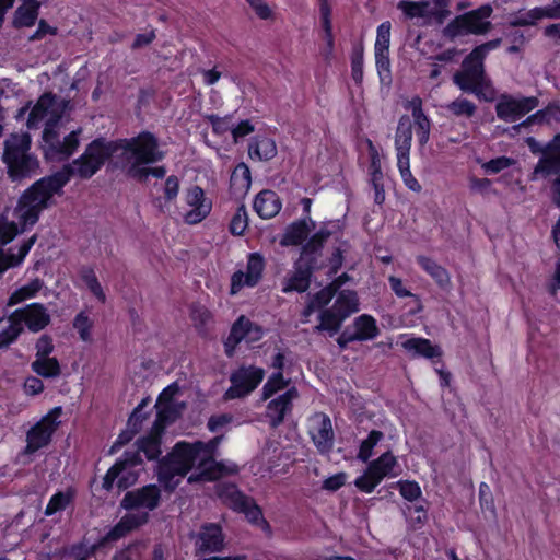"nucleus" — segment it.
I'll list each match as a JSON object with an SVG mask.
<instances>
[{"instance_id":"nucleus-1","label":"nucleus","mask_w":560,"mask_h":560,"mask_svg":"<svg viewBox=\"0 0 560 560\" xmlns=\"http://www.w3.org/2000/svg\"><path fill=\"white\" fill-rule=\"evenodd\" d=\"M222 440L223 435L221 434L208 442H177L172 452L159 463L158 476L160 483L166 490H174L194 466H197L198 472L188 477L189 483L214 481L223 476L237 474L238 467L235 463L215 460L218 447Z\"/></svg>"},{"instance_id":"nucleus-2","label":"nucleus","mask_w":560,"mask_h":560,"mask_svg":"<svg viewBox=\"0 0 560 560\" xmlns=\"http://www.w3.org/2000/svg\"><path fill=\"white\" fill-rule=\"evenodd\" d=\"M68 103V101L51 92L44 93L30 112L27 118L26 125L28 129H37L43 124L45 125L43 150L45 156L51 161L67 160L79 147V133L81 130L71 131L62 140L57 131L58 124L67 109Z\"/></svg>"},{"instance_id":"nucleus-3","label":"nucleus","mask_w":560,"mask_h":560,"mask_svg":"<svg viewBox=\"0 0 560 560\" xmlns=\"http://www.w3.org/2000/svg\"><path fill=\"white\" fill-rule=\"evenodd\" d=\"M124 172L131 178L145 182L149 176L163 178L166 175L164 166L151 167L161 162L165 152L161 150L159 139L150 131H142L136 137L122 139Z\"/></svg>"},{"instance_id":"nucleus-4","label":"nucleus","mask_w":560,"mask_h":560,"mask_svg":"<svg viewBox=\"0 0 560 560\" xmlns=\"http://www.w3.org/2000/svg\"><path fill=\"white\" fill-rule=\"evenodd\" d=\"M2 160L13 182L32 177L39 167L37 158L31 152V136L26 132L9 136L4 141Z\"/></svg>"},{"instance_id":"nucleus-5","label":"nucleus","mask_w":560,"mask_h":560,"mask_svg":"<svg viewBox=\"0 0 560 560\" xmlns=\"http://www.w3.org/2000/svg\"><path fill=\"white\" fill-rule=\"evenodd\" d=\"M453 82L463 92L472 93L478 97L488 98L487 93H493L491 82L486 75L483 59L474 57L472 51L464 59L463 70L453 75Z\"/></svg>"},{"instance_id":"nucleus-6","label":"nucleus","mask_w":560,"mask_h":560,"mask_svg":"<svg viewBox=\"0 0 560 560\" xmlns=\"http://www.w3.org/2000/svg\"><path fill=\"white\" fill-rule=\"evenodd\" d=\"M525 142L533 154L541 155L530 175L532 180L547 178L560 172V132L545 145L534 137L526 138Z\"/></svg>"},{"instance_id":"nucleus-7","label":"nucleus","mask_w":560,"mask_h":560,"mask_svg":"<svg viewBox=\"0 0 560 560\" xmlns=\"http://www.w3.org/2000/svg\"><path fill=\"white\" fill-rule=\"evenodd\" d=\"M141 464L142 459L138 452H125L122 457L107 470L103 478V488L106 491L112 490L115 481L120 490L131 487L138 479L135 468Z\"/></svg>"},{"instance_id":"nucleus-8","label":"nucleus","mask_w":560,"mask_h":560,"mask_svg":"<svg viewBox=\"0 0 560 560\" xmlns=\"http://www.w3.org/2000/svg\"><path fill=\"white\" fill-rule=\"evenodd\" d=\"M265 371L255 365H242L230 375L231 386L224 393L225 400L243 398L261 383Z\"/></svg>"},{"instance_id":"nucleus-9","label":"nucleus","mask_w":560,"mask_h":560,"mask_svg":"<svg viewBox=\"0 0 560 560\" xmlns=\"http://www.w3.org/2000/svg\"><path fill=\"white\" fill-rule=\"evenodd\" d=\"M60 415L61 408L56 407L27 431L24 454H34L51 442L52 434L60 423Z\"/></svg>"},{"instance_id":"nucleus-10","label":"nucleus","mask_w":560,"mask_h":560,"mask_svg":"<svg viewBox=\"0 0 560 560\" xmlns=\"http://www.w3.org/2000/svg\"><path fill=\"white\" fill-rule=\"evenodd\" d=\"M538 106L536 96L501 94L495 104V114L503 121L515 122Z\"/></svg>"},{"instance_id":"nucleus-11","label":"nucleus","mask_w":560,"mask_h":560,"mask_svg":"<svg viewBox=\"0 0 560 560\" xmlns=\"http://www.w3.org/2000/svg\"><path fill=\"white\" fill-rule=\"evenodd\" d=\"M396 464V457L390 452H385L377 459L371 462L366 471L355 479V487L365 493L373 492L385 477L392 475Z\"/></svg>"},{"instance_id":"nucleus-12","label":"nucleus","mask_w":560,"mask_h":560,"mask_svg":"<svg viewBox=\"0 0 560 560\" xmlns=\"http://www.w3.org/2000/svg\"><path fill=\"white\" fill-rule=\"evenodd\" d=\"M219 495L235 511L244 513L249 522L255 524L260 523L264 527L269 528V524L265 521L260 508L252 498L242 493L235 485L224 486Z\"/></svg>"},{"instance_id":"nucleus-13","label":"nucleus","mask_w":560,"mask_h":560,"mask_svg":"<svg viewBox=\"0 0 560 560\" xmlns=\"http://www.w3.org/2000/svg\"><path fill=\"white\" fill-rule=\"evenodd\" d=\"M308 435L320 454H328L334 447L335 434L330 418L316 412L307 419Z\"/></svg>"},{"instance_id":"nucleus-14","label":"nucleus","mask_w":560,"mask_h":560,"mask_svg":"<svg viewBox=\"0 0 560 560\" xmlns=\"http://www.w3.org/2000/svg\"><path fill=\"white\" fill-rule=\"evenodd\" d=\"M184 201L189 208L184 213V221L194 225L203 221L211 212L212 201L206 197L205 190L200 186H191L185 190Z\"/></svg>"},{"instance_id":"nucleus-15","label":"nucleus","mask_w":560,"mask_h":560,"mask_svg":"<svg viewBox=\"0 0 560 560\" xmlns=\"http://www.w3.org/2000/svg\"><path fill=\"white\" fill-rule=\"evenodd\" d=\"M161 499L160 489L155 485H148L140 489L128 491L120 505L125 510L150 512L158 508Z\"/></svg>"},{"instance_id":"nucleus-16","label":"nucleus","mask_w":560,"mask_h":560,"mask_svg":"<svg viewBox=\"0 0 560 560\" xmlns=\"http://www.w3.org/2000/svg\"><path fill=\"white\" fill-rule=\"evenodd\" d=\"M10 322L24 323L32 332H38L50 323V315L47 308L40 303H32L25 307L15 310L9 317Z\"/></svg>"},{"instance_id":"nucleus-17","label":"nucleus","mask_w":560,"mask_h":560,"mask_svg":"<svg viewBox=\"0 0 560 560\" xmlns=\"http://www.w3.org/2000/svg\"><path fill=\"white\" fill-rule=\"evenodd\" d=\"M120 521L98 541L96 545L103 547L106 542L116 541L125 537L128 533L144 525L149 520L145 511L127 510Z\"/></svg>"},{"instance_id":"nucleus-18","label":"nucleus","mask_w":560,"mask_h":560,"mask_svg":"<svg viewBox=\"0 0 560 560\" xmlns=\"http://www.w3.org/2000/svg\"><path fill=\"white\" fill-rule=\"evenodd\" d=\"M317 267L299 258L294 270L283 281L282 292H305L310 288L311 276Z\"/></svg>"},{"instance_id":"nucleus-19","label":"nucleus","mask_w":560,"mask_h":560,"mask_svg":"<svg viewBox=\"0 0 560 560\" xmlns=\"http://www.w3.org/2000/svg\"><path fill=\"white\" fill-rule=\"evenodd\" d=\"M298 397L295 388H290L285 393L279 395L275 399L270 400L267 405L266 417L269 420V424L272 428L279 427L285 416L292 409V401Z\"/></svg>"},{"instance_id":"nucleus-20","label":"nucleus","mask_w":560,"mask_h":560,"mask_svg":"<svg viewBox=\"0 0 560 560\" xmlns=\"http://www.w3.org/2000/svg\"><path fill=\"white\" fill-rule=\"evenodd\" d=\"M443 4L444 0H432V1H400L398 9H400L409 19L423 18H442L443 16Z\"/></svg>"},{"instance_id":"nucleus-21","label":"nucleus","mask_w":560,"mask_h":560,"mask_svg":"<svg viewBox=\"0 0 560 560\" xmlns=\"http://www.w3.org/2000/svg\"><path fill=\"white\" fill-rule=\"evenodd\" d=\"M197 553L206 556L220 551L223 547V535L221 527L215 524L202 526L196 540Z\"/></svg>"},{"instance_id":"nucleus-22","label":"nucleus","mask_w":560,"mask_h":560,"mask_svg":"<svg viewBox=\"0 0 560 560\" xmlns=\"http://www.w3.org/2000/svg\"><path fill=\"white\" fill-rule=\"evenodd\" d=\"M552 122H560V103L550 102L545 108L537 110L529 115L526 119L520 124L513 125L512 130L520 132L523 128H529L530 126L538 125H551Z\"/></svg>"},{"instance_id":"nucleus-23","label":"nucleus","mask_w":560,"mask_h":560,"mask_svg":"<svg viewBox=\"0 0 560 560\" xmlns=\"http://www.w3.org/2000/svg\"><path fill=\"white\" fill-rule=\"evenodd\" d=\"M493 9L490 4H485L476 10L463 14L469 34L483 35L488 33L492 24L488 21Z\"/></svg>"},{"instance_id":"nucleus-24","label":"nucleus","mask_w":560,"mask_h":560,"mask_svg":"<svg viewBox=\"0 0 560 560\" xmlns=\"http://www.w3.org/2000/svg\"><path fill=\"white\" fill-rule=\"evenodd\" d=\"M253 207L260 218L271 219L279 213L282 203L275 191L266 189L257 194Z\"/></svg>"},{"instance_id":"nucleus-25","label":"nucleus","mask_w":560,"mask_h":560,"mask_svg":"<svg viewBox=\"0 0 560 560\" xmlns=\"http://www.w3.org/2000/svg\"><path fill=\"white\" fill-rule=\"evenodd\" d=\"M277 153V144L269 137L257 135L248 143V155L252 160L267 162L272 160Z\"/></svg>"},{"instance_id":"nucleus-26","label":"nucleus","mask_w":560,"mask_h":560,"mask_svg":"<svg viewBox=\"0 0 560 560\" xmlns=\"http://www.w3.org/2000/svg\"><path fill=\"white\" fill-rule=\"evenodd\" d=\"M412 141V125L407 115L399 118L398 126L395 135V149L397 160L409 159Z\"/></svg>"},{"instance_id":"nucleus-27","label":"nucleus","mask_w":560,"mask_h":560,"mask_svg":"<svg viewBox=\"0 0 560 560\" xmlns=\"http://www.w3.org/2000/svg\"><path fill=\"white\" fill-rule=\"evenodd\" d=\"M329 236L330 232L328 230L320 229L302 247L300 259L318 267L317 256L319 255L325 242Z\"/></svg>"},{"instance_id":"nucleus-28","label":"nucleus","mask_w":560,"mask_h":560,"mask_svg":"<svg viewBox=\"0 0 560 560\" xmlns=\"http://www.w3.org/2000/svg\"><path fill=\"white\" fill-rule=\"evenodd\" d=\"M158 409L156 419L152 425L153 430L158 433H163L165 428L175 422V420L180 416L182 410L184 409V404H155Z\"/></svg>"},{"instance_id":"nucleus-29","label":"nucleus","mask_w":560,"mask_h":560,"mask_svg":"<svg viewBox=\"0 0 560 560\" xmlns=\"http://www.w3.org/2000/svg\"><path fill=\"white\" fill-rule=\"evenodd\" d=\"M350 328L358 341L373 340L380 334L375 318L368 314L355 317Z\"/></svg>"},{"instance_id":"nucleus-30","label":"nucleus","mask_w":560,"mask_h":560,"mask_svg":"<svg viewBox=\"0 0 560 560\" xmlns=\"http://www.w3.org/2000/svg\"><path fill=\"white\" fill-rule=\"evenodd\" d=\"M39 8L38 0H24L23 4L15 10L13 26L16 28L33 26L37 20Z\"/></svg>"},{"instance_id":"nucleus-31","label":"nucleus","mask_w":560,"mask_h":560,"mask_svg":"<svg viewBox=\"0 0 560 560\" xmlns=\"http://www.w3.org/2000/svg\"><path fill=\"white\" fill-rule=\"evenodd\" d=\"M417 262L436 282L439 287L446 288L451 284V277L448 271L432 258L420 255L417 257Z\"/></svg>"},{"instance_id":"nucleus-32","label":"nucleus","mask_w":560,"mask_h":560,"mask_svg":"<svg viewBox=\"0 0 560 560\" xmlns=\"http://www.w3.org/2000/svg\"><path fill=\"white\" fill-rule=\"evenodd\" d=\"M402 348L413 355H421L427 359H432L441 355L439 347L431 343L429 339L424 338H409L401 343Z\"/></svg>"},{"instance_id":"nucleus-33","label":"nucleus","mask_w":560,"mask_h":560,"mask_svg":"<svg viewBox=\"0 0 560 560\" xmlns=\"http://www.w3.org/2000/svg\"><path fill=\"white\" fill-rule=\"evenodd\" d=\"M230 335L233 340L240 342L244 339L256 340L261 337V329L254 325L249 319L241 316L232 326Z\"/></svg>"},{"instance_id":"nucleus-34","label":"nucleus","mask_w":560,"mask_h":560,"mask_svg":"<svg viewBox=\"0 0 560 560\" xmlns=\"http://www.w3.org/2000/svg\"><path fill=\"white\" fill-rule=\"evenodd\" d=\"M331 308L343 318L359 311L357 293L350 290L340 291Z\"/></svg>"},{"instance_id":"nucleus-35","label":"nucleus","mask_w":560,"mask_h":560,"mask_svg":"<svg viewBox=\"0 0 560 560\" xmlns=\"http://www.w3.org/2000/svg\"><path fill=\"white\" fill-rule=\"evenodd\" d=\"M310 233V228L305 220H300L290 224L281 241L280 244L282 246H296L303 243L306 240Z\"/></svg>"},{"instance_id":"nucleus-36","label":"nucleus","mask_w":560,"mask_h":560,"mask_svg":"<svg viewBox=\"0 0 560 560\" xmlns=\"http://www.w3.org/2000/svg\"><path fill=\"white\" fill-rule=\"evenodd\" d=\"M163 433H158L151 429V432L138 441V453L142 452L149 460L158 459L162 453L161 438Z\"/></svg>"},{"instance_id":"nucleus-37","label":"nucleus","mask_w":560,"mask_h":560,"mask_svg":"<svg viewBox=\"0 0 560 560\" xmlns=\"http://www.w3.org/2000/svg\"><path fill=\"white\" fill-rule=\"evenodd\" d=\"M31 369L37 375L45 378H55L61 374V369L56 358H35Z\"/></svg>"},{"instance_id":"nucleus-38","label":"nucleus","mask_w":560,"mask_h":560,"mask_svg":"<svg viewBox=\"0 0 560 560\" xmlns=\"http://www.w3.org/2000/svg\"><path fill=\"white\" fill-rule=\"evenodd\" d=\"M319 324L315 326V331H328L330 336L335 335L339 331L343 318L338 314V312L330 308H325L319 313Z\"/></svg>"},{"instance_id":"nucleus-39","label":"nucleus","mask_w":560,"mask_h":560,"mask_svg":"<svg viewBox=\"0 0 560 560\" xmlns=\"http://www.w3.org/2000/svg\"><path fill=\"white\" fill-rule=\"evenodd\" d=\"M265 268V260L258 253H253L248 257L247 271L245 273V284L247 287H254L261 279V275Z\"/></svg>"},{"instance_id":"nucleus-40","label":"nucleus","mask_w":560,"mask_h":560,"mask_svg":"<svg viewBox=\"0 0 560 560\" xmlns=\"http://www.w3.org/2000/svg\"><path fill=\"white\" fill-rule=\"evenodd\" d=\"M231 186L240 191H247L250 187V170L245 163L235 166L231 175Z\"/></svg>"},{"instance_id":"nucleus-41","label":"nucleus","mask_w":560,"mask_h":560,"mask_svg":"<svg viewBox=\"0 0 560 560\" xmlns=\"http://www.w3.org/2000/svg\"><path fill=\"white\" fill-rule=\"evenodd\" d=\"M43 282L39 279L31 281L28 284L15 290L9 298L8 306H13L23 302L26 299H31L42 289Z\"/></svg>"},{"instance_id":"nucleus-42","label":"nucleus","mask_w":560,"mask_h":560,"mask_svg":"<svg viewBox=\"0 0 560 560\" xmlns=\"http://www.w3.org/2000/svg\"><path fill=\"white\" fill-rule=\"evenodd\" d=\"M445 108L454 116L466 118L472 117L477 110L475 103L464 97L454 100Z\"/></svg>"},{"instance_id":"nucleus-43","label":"nucleus","mask_w":560,"mask_h":560,"mask_svg":"<svg viewBox=\"0 0 560 560\" xmlns=\"http://www.w3.org/2000/svg\"><path fill=\"white\" fill-rule=\"evenodd\" d=\"M384 438L382 431L372 430L368 438L362 441L360 445V450L358 453V458L364 463H366L371 456L373 455V448L377 445V443Z\"/></svg>"},{"instance_id":"nucleus-44","label":"nucleus","mask_w":560,"mask_h":560,"mask_svg":"<svg viewBox=\"0 0 560 560\" xmlns=\"http://www.w3.org/2000/svg\"><path fill=\"white\" fill-rule=\"evenodd\" d=\"M81 278L84 281L88 289L91 291V293L102 303L106 301V295L103 291V288L97 280V277L93 269L91 268H84L81 271Z\"/></svg>"},{"instance_id":"nucleus-45","label":"nucleus","mask_w":560,"mask_h":560,"mask_svg":"<svg viewBox=\"0 0 560 560\" xmlns=\"http://www.w3.org/2000/svg\"><path fill=\"white\" fill-rule=\"evenodd\" d=\"M341 287V281L331 282L330 284L323 288L320 291L315 293L310 300L317 308L326 306L338 292Z\"/></svg>"},{"instance_id":"nucleus-46","label":"nucleus","mask_w":560,"mask_h":560,"mask_svg":"<svg viewBox=\"0 0 560 560\" xmlns=\"http://www.w3.org/2000/svg\"><path fill=\"white\" fill-rule=\"evenodd\" d=\"M413 119H415V124H416V135H417L418 141H419L420 145H424L429 141V137H430V129H431L430 120L424 115V113L420 112L419 109L417 110V113L413 114Z\"/></svg>"},{"instance_id":"nucleus-47","label":"nucleus","mask_w":560,"mask_h":560,"mask_svg":"<svg viewBox=\"0 0 560 560\" xmlns=\"http://www.w3.org/2000/svg\"><path fill=\"white\" fill-rule=\"evenodd\" d=\"M248 225V217L247 211L244 205L240 206L234 213L231 223H230V232L233 235H243L246 228Z\"/></svg>"},{"instance_id":"nucleus-48","label":"nucleus","mask_w":560,"mask_h":560,"mask_svg":"<svg viewBox=\"0 0 560 560\" xmlns=\"http://www.w3.org/2000/svg\"><path fill=\"white\" fill-rule=\"evenodd\" d=\"M397 166L405 185L412 191H420L421 185L411 174L409 159L397 160Z\"/></svg>"},{"instance_id":"nucleus-49","label":"nucleus","mask_w":560,"mask_h":560,"mask_svg":"<svg viewBox=\"0 0 560 560\" xmlns=\"http://www.w3.org/2000/svg\"><path fill=\"white\" fill-rule=\"evenodd\" d=\"M443 34L445 37L450 39H454L458 36H463L468 33L466 22L464 21L463 14L456 16L453 21H451L443 30Z\"/></svg>"},{"instance_id":"nucleus-50","label":"nucleus","mask_w":560,"mask_h":560,"mask_svg":"<svg viewBox=\"0 0 560 560\" xmlns=\"http://www.w3.org/2000/svg\"><path fill=\"white\" fill-rule=\"evenodd\" d=\"M390 22L385 21L377 26L374 50H389Z\"/></svg>"},{"instance_id":"nucleus-51","label":"nucleus","mask_w":560,"mask_h":560,"mask_svg":"<svg viewBox=\"0 0 560 560\" xmlns=\"http://www.w3.org/2000/svg\"><path fill=\"white\" fill-rule=\"evenodd\" d=\"M23 331L22 325L11 322L10 325L0 331V349L9 347L13 343L21 332Z\"/></svg>"},{"instance_id":"nucleus-52","label":"nucleus","mask_w":560,"mask_h":560,"mask_svg":"<svg viewBox=\"0 0 560 560\" xmlns=\"http://www.w3.org/2000/svg\"><path fill=\"white\" fill-rule=\"evenodd\" d=\"M68 503L69 497L63 492H58L50 498L48 504L46 505L45 514L50 516L58 511H62L67 508Z\"/></svg>"},{"instance_id":"nucleus-53","label":"nucleus","mask_w":560,"mask_h":560,"mask_svg":"<svg viewBox=\"0 0 560 560\" xmlns=\"http://www.w3.org/2000/svg\"><path fill=\"white\" fill-rule=\"evenodd\" d=\"M285 385L283 375L281 372L273 373L267 383L262 387V396L264 399L269 398L271 395H273L277 390L283 388Z\"/></svg>"},{"instance_id":"nucleus-54","label":"nucleus","mask_w":560,"mask_h":560,"mask_svg":"<svg viewBox=\"0 0 560 560\" xmlns=\"http://www.w3.org/2000/svg\"><path fill=\"white\" fill-rule=\"evenodd\" d=\"M399 492L402 498L412 502L421 495V489L415 481H399Z\"/></svg>"},{"instance_id":"nucleus-55","label":"nucleus","mask_w":560,"mask_h":560,"mask_svg":"<svg viewBox=\"0 0 560 560\" xmlns=\"http://www.w3.org/2000/svg\"><path fill=\"white\" fill-rule=\"evenodd\" d=\"M404 512L409 517L415 529L420 528L427 521V512L421 505L415 508L407 506Z\"/></svg>"},{"instance_id":"nucleus-56","label":"nucleus","mask_w":560,"mask_h":560,"mask_svg":"<svg viewBox=\"0 0 560 560\" xmlns=\"http://www.w3.org/2000/svg\"><path fill=\"white\" fill-rule=\"evenodd\" d=\"M128 424V429L126 431H122L115 443L112 446L110 453H114L116 450L120 448L125 444L129 443L132 438L139 432L141 424Z\"/></svg>"},{"instance_id":"nucleus-57","label":"nucleus","mask_w":560,"mask_h":560,"mask_svg":"<svg viewBox=\"0 0 560 560\" xmlns=\"http://www.w3.org/2000/svg\"><path fill=\"white\" fill-rule=\"evenodd\" d=\"M91 322L89 317L84 313H79L73 322V327L78 330L80 338L83 341H88L90 339V329Z\"/></svg>"},{"instance_id":"nucleus-58","label":"nucleus","mask_w":560,"mask_h":560,"mask_svg":"<svg viewBox=\"0 0 560 560\" xmlns=\"http://www.w3.org/2000/svg\"><path fill=\"white\" fill-rule=\"evenodd\" d=\"M535 12L536 8L527 11L524 14L515 16L513 20L510 21V26L517 27L535 25L536 22L540 20L539 14H536Z\"/></svg>"},{"instance_id":"nucleus-59","label":"nucleus","mask_w":560,"mask_h":560,"mask_svg":"<svg viewBox=\"0 0 560 560\" xmlns=\"http://www.w3.org/2000/svg\"><path fill=\"white\" fill-rule=\"evenodd\" d=\"M35 358H50L54 351L52 339L48 335L40 336L35 345Z\"/></svg>"},{"instance_id":"nucleus-60","label":"nucleus","mask_w":560,"mask_h":560,"mask_svg":"<svg viewBox=\"0 0 560 560\" xmlns=\"http://www.w3.org/2000/svg\"><path fill=\"white\" fill-rule=\"evenodd\" d=\"M511 164H512L511 159H509L506 156H500V158L492 159V160L486 162L482 165V167L487 173L497 174V173L510 167Z\"/></svg>"},{"instance_id":"nucleus-61","label":"nucleus","mask_w":560,"mask_h":560,"mask_svg":"<svg viewBox=\"0 0 560 560\" xmlns=\"http://www.w3.org/2000/svg\"><path fill=\"white\" fill-rule=\"evenodd\" d=\"M208 121L211 124L213 132L219 136L233 128L230 125V116L220 117L218 115H210L208 116Z\"/></svg>"},{"instance_id":"nucleus-62","label":"nucleus","mask_w":560,"mask_h":560,"mask_svg":"<svg viewBox=\"0 0 560 560\" xmlns=\"http://www.w3.org/2000/svg\"><path fill=\"white\" fill-rule=\"evenodd\" d=\"M233 420V417L229 413H222L218 416H212L209 418L207 427L209 431L215 433L219 432L221 429L229 425Z\"/></svg>"},{"instance_id":"nucleus-63","label":"nucleus","mask_w":560,"mask_h":560,"mask_svg":"<svg viewBox=\"0 0 560 560\" xmlns=\"http://www.w3.org/2000/svg\"><path fill=\"white\" fill-rule=\"evenodd\" d=\"M179 191V179L175 175L166 178L164 184V197L167 201H173Z\"/></svg>"},{"instance_id":"nucleus-64","label":"nucleus","mask_w":560,"mask_h":560,"mask_svg":"<svg viewBox=\"0 0 560 560\" xmlns=\"http://www.w3.org/2000/svg\"><path fill=\"white\" fill-rule=\"evenodd\" d=\"M255 131V126L250 122V120H242L237 126L231 129V133L234 142H238V140L247 135H250Z\"/></svg>"}]
</instances>
